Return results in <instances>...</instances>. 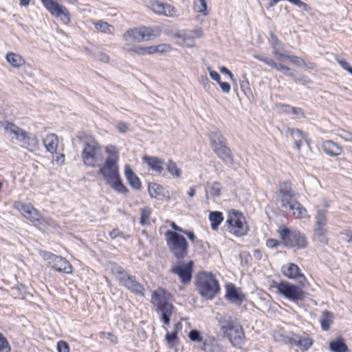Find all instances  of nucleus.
Masks as SVG:
<instances>
[{"mask_svg": "<svg viewBox=\"0 0 352 352\" xmlns=\"http://www.w3.org/2000/svg\"><path fill=\"white\" fill-rule=\"evenodd\" d=\"M107 157L98 167V174L101 175L106 184L110 186L118 193L126 194L127 188L124 186L119 174L118 160L119 155L114 146L109 145L106 147Z\"/></svg>", "mask_w": 352, "mask_h": 352, "instance_id": "nucleus-1", "label": "nucleus"}, {"mask_svg": "<svg viewBox=\"0 0 352 352\" xmlns=\"http://www.w3.org/2000/svg\"><path fill=\"white\" fill-rule=\"evenodd\" d=\"M170 294L162 288L155 290L151 295V302L156 307L155 311L165 325L170 324V317L175 312V307L170 302Z\"/></svg>", "mask_w": 352, "mask_h": 352, "instance_id": "nucleus-2", "label": "nucleus"}, {"mask_svg": "<svg viewBox=\"0 0 352 352\" xmlns=\"http://www.w3.org/2000/svg\"><path fill=\"white\" fill-rule=\"evenodd\" d=\"M170 294L162 288L155 290L151 295V302L156 307L155 311L165 325L170 324V317L175 312V307L170 302Z\"/></svg>", "mask_w": 352, "mask_h": 352, "instance_id": "nucleus-3", "label": "nucleus"}, {"mask_svg": "<svg viewBox=\"0 0 352 352\" xmlns=\"http://www.w3.org/2000/svg\"><path fill=\"white\" fill-rule=\"evenodd\" d=\"M81 158L87 166H98L104 160L103 149L96 140L88 138L84 142Z\"/></svg>", "mask_w": 352, "mask_h": 352, "instance_id": "nucleus-4", "label": "nucleus"}, {"mask_svg": "<svg viewBox=\"0 0 352 352\" xmlns=\"http://www.w3.org/2000/svg\"><path fill=\"white\" fill-rule=\"evenodd\" d=\"M209 138L213 151L225 164L232 166L234 163V159L230 149L226 145V139L217 129L210 132Z\"/></svg>", "mask_w": 352, "mask_h": 352, "instance_id": "nucleus-5", "label": "nucleus"}, {"mask_svg": "<svg viewBox=\"0 0 352 352\" xmlns=\"http://www.w3.org/2000/svg\"><path fill=\"white\" fill-rule=\"evenodd\" d=\"M197 290L206 299H212L220 291L218 280L211 273L204 272L197 276Z\"/></svg>", "mask_w": 352, "mask_h": 352, "instance_id": "nucleus-6", "label": "nucleus"}, {"mask_svg": "<svg viewBox=\"0 0 352 352\" xmlns=\"http://www.w3.org/2000/svg\"><path fill=\"white\" fill-rule=\"evenodd\" d=\"M167 245L177 260H182L188 254V245L186 238L174 231L166 232Z\"/></svg>", "mask_w": 352, "mask_h": 352, "instance_id": "nucleus-7", "label": "nucleus"}, {"mask_svg": "<svg viewBox=\"0 0 352 352\" xmlns=\"http://www.w3.org/2000/svg\"><path fill=\"white\" fill-rule=\"evenodd\" d=\"M112 272L122 286L135 295L144 296V287L135 276L129 274L123 267L117 265L113 266Z\"/></svg>", "mask_w": 352, "mask_h": 352, "instance_id": "nucleus-8", "label": "nucleus"}, {"mask_svg": "<svg viewBox=\"0 0 352 352\" xmlns=\"http://www.w3.org/2000/svg\"><path fill=\"white\" fill-rule=\"evenodd\" d=\"M160 34L158 30L151 27L141 26L127 30L122 34V39L126 45L131 42L141 43L156 38Z\"/></svg>", "mask_w": 352, "mask_h": 352, "instance_id": "nucleus-9", "label": "nucleus"}, {"mask_svg": "<svg viewBox=\"0 0 352 352\" xmlns=\"http://www.w3.org/2000/svg\"><path fill=\"white\" fill-rule=\"evenodd\" d=\"M221 329L232 345L241 346L243 344L244 339L243 327L231 318H225L221 321Z\"/></svg>", "mask_w": 352, "mask_h": 352, "instance_id": "nucleus-10", "label": "nucleus"}, {"mask_svg": "<svg viewBox=\"0 0 352 352\" xmlns=\"http://www.w3.org/2000/svg\"><path fill=\"white\" fill-rule=\"evenodd\" d=\"M279 234L283 243L288 248L303 249L307 247V238L299 230L283 228L279 231Z\"/></svg>", "mask_w": 352, "mask_h": 352, "instance_id": "nucleus-11", "label": "nucleus"}, {"mask_svg": "<svg viewBox=\"0 0 352 352\" xmlns=\"http://www.w3.org/2000/svg\"><path fill=\"white\" fill-rule=\"evenodd\" d=\"M225 228L232 234L239 237L245 235L248 231L243 214L234 210L229 212Z\"/></svg>", "mask_w": 352, "mask_h": 352, "instance_id": "nucleus-12", "label": "nucleus"}, {"mask_svg": "<svg viewBox=\"0 0 352 352\" xmlns=\"http://www.w3.org/2000/svg\"><path fill=\"white\" fill-rule=\"evenodd\" d=\"M277 201L280 202V207L285 212L298 201V194L293 190L291 182H285L280 184Z\"/></svg>", "mask_w": 352, "mask_h": 352, "instance_id": "nucleus-13", "label": "nucleus"}, {"mask_svg": "<svg viewBox=\"0 0 352 352\" xmlns=\"http://www.w3.org/2000/svg\"><path fill=\"white\" fill-rule=\"evenodd\" d=\"M275 287L280 294L291 301L297 302L304 298V292L302 289L286 281L277 283Z\"/></svg>", "mask_w": 352, "mask_h": 352, "instance_id": "nucleus-14", "label": "nucleus"}, {"mask_svg": "<svg viewBox=\"0 0 352 352\" xmlns=\"http://www.w3.org/2000/svg\"><path fill=\"white\" fill-rule=\"evenodd\" d=\"M41 2L52 16L59 18L65 24L69 23L70 14L65 7L60 6L56 0H41Z\"/></svg>", "mask_w": 352, "mask_h": 352, "instance_id": "nucleus-15", "label": "nucleus"}, {"mask_svg": "<svg viewBox=\"0 0 352 352\" xmlns=\"http://www.w3.org/2000/svg\"><path fill=\"white\" fill-rule=\"evenodd\" d=\"M43 257L56 271L65 274L72 272V267L65 258L47 252H44Z\"/></svg>", "mask_w": 352, "mask_h": 352, "instance_id": "nucleus-16", "label": "nucleus"}, {"mask_svg": "<svg viewBox=\"0 0 352 352\" xmlns=\"http://www.w3.org/2000/svg\"><path fill=\"white\" fill-rule=\"evenodd\" d=\"M148 7L157 15L170 18L179 16L177 8L166 3L160 2L157 0H151L149 1Z\"/></svg>", "mask_w": 352, "mask_h": 352, "instance_id": "nucleus-17", "label": "nucleus"}, {"mask_svg": "<svg viewBox=\"0 0 352 352\" xmlns=\"http://www.w3.org/2000/svg\"><path fill=\"white\" fill-rule=\"evenodd\" d=\"M192 261H189L187 263H184L182 260H178L177 264L173 266L170 271L179 277L181 283L186 284L192 278Z\"/></svg>", "mask_w": 352, "mask_h": 352, "instance_id": "nucleus-18", "label": "nucleus"}, {"mask_svg": "<svg viewBox=\"0 0 352 352\" xmlns=\"http://www.w3.org/2000/svg\"><path fill=\"white\" fill-rule=\"evenodd\" d=\"M14 208L19 210L23 216L32 221L39 220L40 214L36 209L31 204H26L21 201H16Z\"/></svg>", "mask_w": 352, "mask_h": 352, "instance_id": "nucleus-19", "label": "nucleus"}, {"mask_svg": "<svg viewBox=\"0 0 352 352\" xmlns=\"http://www.w3.org/2000/svg\"><path fill=\"white\" fill-rule=\"evenodd\" d=\"M281 271L283 275L289 278H302L304 280L306 279L304 274L300 272V270L296 264L288 263L282 267Z\"/></svg>", "mask_w": 352, "mask_h": 352, "instance_id": "nucleus-20", "label": "nucleus"}, {"mask_svg": "<svg viewBox=\"0 0 352 352\" xmlns=\"http://www.w3.org/2000/svg\"><path fill=\"white\" fill-rule=\"evenodd\" d=\"M20 144L21 146L31 151H36L39 146V141L36 136L29 132H26Z\"/></svg>", "mask_w": 352, "mask_h": 352, "instance_id": "nucleus-21", "label": "nucleus"}, {"mask_svg": "<svg viewBox=\"0 0 352 352\" xmlns=\"http://www.w3.org/2000/svg\"><path fill=\"white\" fill-rule=\"evenodd\" d=\"M143 160L153 171L160 175L164 170V160L157 157L144 156Z\"/></svg>", "mask_w": 352, "mask_h": 352, "instance_id": "nucleus-22", "label": "nucleus"}, {"mask_svg": "<svg viewBox=\"0 0 352 352\" xmlns=\"http://www.w3.org/2000/svg\"><path fill=\"white\" fill-rule=\"evenodd\" d=\"M226 298L231 302L239 305L243 302L244 295L239 293L234 285L230 284L226 287Z\"/></svg>", "mask_w": 352, "mask_h": 352, "instance_id": "nucleus-23", "label": "nucleus"}, {"mask_svg": "<svg viewBox=\"0 0 352 352\" xmlns=\"http://www.w3.org/2000/svg\"><path fill=\"white\" fill-rule=\"evenodd\" d=\"M323 151L329 156L337 157L341 155L342 148L336 142L331 140H326L322 143Z\"/></svg>", "mask_w": 352, "mask_h": 352, "instance_id": "nucleus-24", "label": "nucleus"}, {"mask_svg": "<svg viewBox=\"0 0 352 352\" xmlns=\"http://www.w3.org/2000/svg\"><path fill=\"white\" fill-rule=\"evenodd\" d=\"M125 176L129 184L135 190H140L142 187L141 182L137 175L133 172L130 165L124 166Z\"/></svg>", "mask_w": 352, "mask_h": 352, "instance_id": "nucleus-25", "label": "nucleus"}, {"mask_svg": "<svg viewBox=\"0 0 352 352\" xmlns=\"http://www.w3.org/2000/svg\"><path fill=\"white\" fill-rule=\"evenodd\" d=\"M313 344V340L305 333L301 335L296 334L294 345L298 346L301 351H307Z\"/></svg>", "mask_w": 352, "mask_h": 352, "instance_id": "nucleus-26", "label": "nucleus"}, {"mask_svg": "<svg viewBox=\"0 0 352 352\" xmlns=\"http://www.w3.org/2000/svg\"><path fill=\"white\" fill-rule=\"evenodd\" d=\"M174 38L178 39V43L181 45H184L187 47H192L194 44V36L191 32L184 31L182 33H176L174 34Z\"/></svg>", "mask_w": 352, "mask_h": 352, "instance_id": "nucleus-27", "label": "nucleus"}, {"mask_svg": "<svg viewBox=\"0 0 352 352\" xmlns=\"http://www.w3.org/2000/svg\"><path fill=\"white\" fill-rule=\"evenodd\" d=\"M43 144L47 151L52 154L55 153L58 145V136L54 133L47 135L43 140Z\"/></svg>", "mask_w": 352, "mask_h": 352, "instance_id": "nucleus-28", "label": "nucleus"}, {"mask_svg": "<svg viewBox=\"0 0 352 352\" xmlns=\"http://www.w3.org/2000/svg\"><path fill=\"white\" fill-rule=\"evenodd\" d=\"M285 212L291 213L296 219L305 218L307 215V209L298 201L287 209Z\"/></svg>", "mask_w": 352, "mask_h": 352, "instance_id": "nucleus-29", "label": "nucleus"}, {"mask_svg": "<svg viewBox=\"0 0 352 352\" xmlns=\"http://www.w3.org/2000/svg\"><path fill=\"white\" fill-rule=\"evenodd\" d=\"M325 209L318 208L315 216L316 225L315 227L325 228L327 225V208L329 204L327 201L324 203Z\"/></svg>", "mask_w": 352, "mask_h": 352, "instance_id": "nucleus-30", "label": "nucleus"}, {"mask_svg": "<svg viewBox=\"0 0 352 352\" xmlns=\"http://www.w3.org/2000/svg\"><path fill=\"white\" fill-rule=\"evenodd\" d=\"M204 352H226L224 348L219 344L214 339L204 340L202 346Z\"/></svg>", "mask_w": 352, "mask_h": 352, "instance_id": "nucleus-31", "label": "nucleus"}, {"mask_svg": "<svg viewBox=\"0 0 352 352\" xmlns=\"http://www.w3.org/2000/svg\"><path fill=\"white\" fill-rule=\"evenodd\" d=\"M6 58L8 63L14 68H19L25 64V59L21 55L14 52L8 53Z\"/></svg>", "mask_w": 352, "mask_h": 352, "instance_id": "nucleus-32", "label": "nucleus"}, {"mask_svg": "<svg viewBox=\"0 0 352 352\" xmlns=\"http://www.w3.org/2000/svg\"><path fill=\"white\" fill-rule=\"evenodd\" d=\"M5 129L6 131L10 132L14 135L16 139L21 142L23 138H24V135L26 132L25 130L19 127L12 122H7L5 126Z\"/></svg>", "mask_w": 352, "mask_h": 352, "instance_id": "nucleus-33", "label": "nucleus"}, {"mask_svg": "<svg viewBox=\"0 0 352 352\" xmlns=\"http://www.w3.org/2000/svg\"><path fill=\"white\" fill-rule=\"evenodd\" d=\"M96 30L104 34L113 35L114 34L115 28L112 25H110L106 21L99 20L94 23Z\"/></svg>", "mask_w": 352, "mask_h": 352, "instance_id": "nucleus-34", "label": "nucleus"}, {"mask_svg": "<svg viewBox=\"0 0 352 352\" xmlns=\"http://www.w3.org/2000/svg\"><path fill=\"white\" fill-rule=\"evenodd\" d=\"M285 133L287 135H289L293 138V140H304L307 144H309V142L307 138V135L299 129L287 127Z\"/></svg>", "mask_w": 352, "mask_h": 352, "instance_id": "nucleus-35", "label": "nucleus"}, {"mask_svg": "<svg viewBox=\"0 0 352 352\" xmlns=\"http://www.w3.org/2000/svg\"><path fill=\"white\" fill-rule=\"evenodd\" d=\"M333 316L332 313L327 310L322 312L321 318L320 320L322 330L327 331L329 329L330 326L333 322Z\"/></svg>", "mask_w": 352, "mask_h": 352, "instance_id": "nucleus-36", "label": "nucleus"}, {"mask_svg": "<svg viewBox=\"0 0 352 352\" xmlns=\"http://www.w3.org/2000/svg\"><path fill=\"white\" fill-rule=\"evenodd\" d=\"M209 219L211 222L212 230H217L223 220V214L219 211L211 212L209 215Z\"/></svg>", "mask_w": 352, "mask_h": 352, "instance_id": "nucleus-37", "label": "nucleus"}, {"mask_svg": "<svg viewBox=\"0 0 352 352\" xmlns=\"http://www.w3.org/2000/svg\"><path fill=\"white\" fill-rule=\"evenodd\" d=\"M327 229L325 228L315 227L314 230V239L322 244L327 243Z\"/></svg>", "mask_w": 352, "mask_h": 352, "instance_id": "nucleus-38", "label": "nucleus"}, {"mask_svg": "<svg viewBox=\"0 0 352 352\" xmlns=\"http://www.w3.org/2000/svg\"><path fill=\"white\" fill-rule=\"evenodd\" d=\"M329 348L333 352H346L348 347L343 339L333 340L329 344Z\"/></svg>", "mask_w": 352, "mask_h": 352, "instance_id": "nucleus-39", "label": "nucleus"}, {"mask_svg": "<svg viewBox=\"0 0 352 352\" xmlns=\"http://www.w3.org/2000/svg\"><path fill=\"white\" fill-rule=\"evenodd\" d=\"M280 108L282 111L285 113H292L294 115H296L298 118H304L305 113L303 110L299 107H292L289 104H280Z\"/></svg>", "mask_w": 352, "mask_h": 352, "instance_id": "nucleus-40", "label": "nucleus"}, {"mask_svg": "<svg viewBox=\"0 0 352 352\" xmlns=\"http://www.w3.org/2000/svg\"><path fill=\"white\" fill-rule=\"evenodd\" d=\"M270 44L272 50H284V44L278 38L275 34L272 32H270Z\"/></svg>", "mask_w": 352, "mask_h": 352, "instance_id": "nucleus-41", "label": "nucleus"}, {"mask_svg": "<svg viewBox=\"0 0 352 352\" xmlns=\"http://www.w3.org/2000/svg\"><path fill=\"white\" fill-rule=\"evenodd\" d=\"M286 76L292 78L296 82L301 83L304 85H309L311 80L305 75H296L294 73L286 74Z\"/></svg>", "mask_w": 352, "mask_h": 352, "instance_id": "nucleus-42", "label": "nucleus"}, {"mask_svg": "<svg viewBox=\"0 0 352 352\" xmlns=\"http://www.w3.org/2000/svg\"><path fill=\"white\" fill-rule=\"evenodd\" d=\"M194 8L197 12L204 15H207V3L205 0H195L194 2Z\"/></svg>", "mask_w": 352, "mask_h": 352, "instance_id": "nucleus-43", "label": "nucleus"}, {"mask_svg": "<svg viewBox=\"0 0 352 352\" xmlns=\"http://www.w3.org/2000/svg\"><path fill=\"white\" fill-rule=\"evenodd\" d=\"M151 214V209L149 207H145L140 209V221L142 226L148 224V219Z\"/></svg>", "mask_w": 352, "mask_h": 352, "instance_id": "nucleus-44", "label": "nucleus"}, {"mask_svg": "<svg viewBox=\"0 0 352 352\" xmlns=\"http://www.w3.org/2000/svg\"><path fill=\"white\" fill-rule=\"evenodd\" d=\"M163 190L162 186L157 184H149L148 190L151 197L159 199V196Z\"/></svg>", "mask_w": 352, "mask_h": 352, "instance_id": "nucleus-45", "label": "nucleus"}, {"mask_svg": "<svg viewBox=\"0 0 352 352\" xmlns=\"http://www.w3.org/2000/svg\"><path fill=\"white\" fill-rule=\"evenodd\" d=\"M167 170L173 175L174 177H179L181 175V171L178 168L175 162L170 160L166 165Z\"/></svg>", "mask_w": 352, "mask_h": 352, "instance_id": "nucleus-46", "label": "nucleus"}, {"mask_svg": "<svg viewBox=\"0 0 352 352\" xmlns=\"http://www.w3.org/2000/svg\"><path fill=\"white\" fill-rule=\"evenodd\" d=\"M11 346L7 338L0 332V352H10Z\"/></svg>", "mask_w": 352, "mask_h": 352, "instance_id": "nucleus-47", "label": "nucleus"}, {"mask_svg": "<svg viewBox=\"0 0 352 352\" xmlns=\"http://www.w3.org/2000/svg\"><path fill=\"white\" fill-rule=\"evenodd\" d=\"M221 184L218 182H213L208 188V192L211 196L217 197L220 195L221 192Z\"/></svg>", "mask_w": 352, "mask_h": 352, "instance_id": "nucleus-48", "label": "nucleus"}, {"mask_svg": "<svg viewBox=\"0 0 352 352\" xmlns=\"http://www.w3.org/2000/svg\"><path fill=\"white\" fill-rule=\"evenodd\" d=\"M165 330L166 331V334L165 336V340L168 344L173 345L174 342L177 340V333L176 331H173L172 333H169L166 327H164Z\"/></svg>", "mask_w": 352, "mask_h": 352, "instance_id": "nucleus-49", "label": "nucleus"}, {"mask_svg": "<svg viewBox=\"0 0 352 352\" xmlns=\"http://www.w3.org/2000/svg\"><path fill=\"white\" fill-rule=\"evenodd\" d=\"M271 67L277 71L282 72L285 75H286V74L290 73V68L289 67L281 63H277L274 60L273 61V64L272 65Z\"/></svg>", "mask_w": 352, "mask_h": 352, "instance_id": "nucleus-50", "label": "nucleus"}, {"mask_svg": "<svg viewBox=\"0 0 352 352\" xmlns=\"http://www.w3.org/2000/svg\"><path fill=\"white\" fill-rule=\"evenodd\" d=\"M190 340L192 342H201L202 338L200 332L197 329L191 330L188 334Z\"/></svg>", "mask_w": 352, "mask_h": 352, "instance_id": "nucleus-51", "label": "nucleus"}, {"mask_svg": "<svg viewBox=\"0 0 352 352\" xmlns=\"http://www.w3.org/2000/svg\"><path fill=\"white\" fill-rule=\"evenodd\" d=\"M296 334V333H292L290 335L280 336L282 338L280 340L285 344H290L294 345Z\"/></svg>", "mask_w": 352, "mask_h": 352, "instance_id": "nucleus-52", "label": "nucleus"}, {"mask_svg": "<svg viewBox=\"0 0 352 352\" xmlns=\"http://www.w3.org/2000/svg\"><path fill=\"white\" fill-rule=\"evenodd\" d=\"M157 53H164L170 52L172 50L171 46L169 44L162 43L155 45Z\"/></svg>", "mask_w": 352, "mask_h": 352, "instance_id": "nucleus-53", "label": "nucleus"}, {"mask_svg": "<svg viewBox=\"0 0 352 352\" xmlns=\"http://www.w3.org/2000/svg\"><path fill=\"white\" fill-rule=\"evenodd\" d=\"M144 47L134 46L127 49L129 53L138 55H144Z\"/></svg>", "mask_w": 352, "mask_h": 352, "instance_id": "nucleus-54", "label": "nucleus"}, {"mask_svg": "<svg viewBox=\"0 0 352 352\" xmlns=\"http://www.w3.org/2000/svg\"><path fill=\"white\" fill-rule=\"evenodd\" d=\"M288 60L291 63H292L293 64H294L297 66H301L302 65H305L304 60L297 56H289V55Z\"/></svg>", "mask_w": 352, "mask_h": 352, "instance_id": "nucleus-55", "label": "nucleus"}, {"mask_svg": "<svg viewBox=\"0 0 352 352\" xmlns=\"http://www.w3.org/2000/svg\"><path fill=\"white\" fill-rule=\"evenodd\" d=\"M57 350L58 352H69V344L65 341H59L57 344Z\"/></svg>", "mask_w": 352, "mask_h": 352, "instance_id": "nucleus-56", "label": "nucleus"}, {"mask_svg": "<svg viewBox=\"0 0 352 352\" xmlns=\"http://www.w3.org/2000/svg\"><path fill=\"white\" fill-rule=\"evenodd\" d=\"M253 58H254L255 59H257L261 62H263L264 63H265L267 65L270 66V67H272V65L273 64V61H274V60L272 58H267V57H263L258 54H254Z\"/></svg>", "mask_w": 352, "mask_h": 352, "instance_id": "nucleus-57", "label": "nucleus"}, {"mask_svg": "<svg viewBox=\"0 0 352 352\" xmlns=\"http://www.w3.org/2000/svg\"><path fill=\"white\" fill-rule=\"evenodd\" d=\"M281 50H272L273 56H274L276 59L280 60L285 59L288 60L289 55L284 54L281 52Z\"/></svg>", "mask_w": 352, "mask_h": 352, "instance_id": "nucleus-58", "label": "nucleus"}, {"mask_svg": "<svg viewBox=\"0 0 352 352\" xmlns=\"http://www.w3.org/2000/svg\"><path fill=\"white\" fill-rule=\"evenodd\" d=\"M100 334L108 339L112 344L118 343L117 337L111 333L101 332Z\"/></svg>", "mask_w": 352, "mask_h": 352, "instance_id": "nucleus-59", "label": "nucleus"}, {"mask_svg": "<svg viewBox=\"0 0 352 352\" xmlns=\"http://www.w3.org/2000/svg\"><path fill=\"white\" fill-rule=\"evenodd\" d=\"M208 70L209 71L210 78L213 80L217 82H219L221 81V76L217 72L212 70L210 67H208Z\"/></svg>", "mask_w": 352, "mask_h": 352, "instance_id": "nucleus-60", "label": "nucleus"}, {"mask_svg": "<svg viewBox=\"0 0 352 352\" xmlns=\"http://www.w3.org/2000/svg\"><path fill=\"white\" fill-rule=\"evenodd\" d=\"M339 136L345 141L352 142V133L351 132L342 130Z\"/></svg>", "mask_w": 352, "mask_h": 352, "instance_id": "nucleus-61", "label": "nucleus"}, {"mask_svg": "<svg viewBox=\"0 0 352 352\" xmlns=\"http://www.w3.org/2000/svg\"><path fill=\"white\" fill-rule=\"evenodd\" d=\"M117 129L122 133H126L129 131V125L124 122H119Z\"/></svg>", "mask_w": 352, "mask_h": 352, "instance_id": "nucleus-62", "label": "nucleus"}, {"mask_svg": "<svg viewBox=\"0 0 352 352\" xmlns=\"http://www.w3.org/2000/svg\"><path fill=\"white\" fill-rule=\"evenodd\" d=\"M280 245V242L274 239H269L266 241L267 247L270 248H275Z\"/></svg>", "mask_w": 352, "mask_h": 352, "instance_id": "nucleus-63", "label": "nucleus"}, {"mask_svg": "<svg viewBox=\"0 0 352 352\" xmlns=\"http://www.w3.org/2000/svg\"><path fill=\"white\" fill-rule=\"evenodd\" d=\"M341 234H342L343 236H345L344 238V239L347 243H352V231H351V230H344V231L341 232Z\"/></svg>", "mask_w": 352, "mask_h": 352, "instance_id": "nucleus-64", "label": "nucleus"}]
</instances>
